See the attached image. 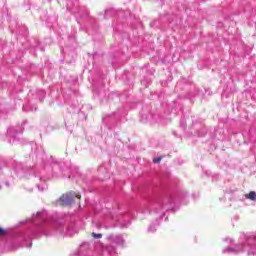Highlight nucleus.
I'll use <instances>...</instances> for the list:
<instances>
[{
    "mask_svg": "<svg viewBox=\"0 0 256 256\" xmlns=\"http://www.w3.org/2000/svg\"><path fill=\"white\" fill-rule=\"evenodd\" d=\"M162 160H163V156H160L158 158H154L153 163H161Z\"/></svg>",
    "mask_w": 256,
    "mask_h": 256,
    "instance_id": "nucleus-4",
    "label": "nucleus"
},
{
    "mask_svg": "<svg viewBox=\"0 0 256 256\" xmlns=\"http://www.w3.org/2000/svg\"><path fill=\"white\" fill-rule=\"evenodd\" d=\"M92 237H94V239H101V237H103V234H97L95 232H92Z\"/></svg>",
    "mask_w": 256,
    "mask_h": 256,
    "instance_id": "nucleus-3",
    "label": "nucleus"
},
{
    "mask_svg": "<svg viewBox=\"0 0 256 256\" xmlns=\"http://www.w3.org/2000/svg\"><path fill=\"white\" fill-rule=\"evenodd\" d=\"M245 197L249 199L250 201H256V192L251 191L248 194H245Z\"/></svg>",
    "mask_w": 256,
    "mask_h": 256,
    "instance_id": "nucleus-2",
    "label": "nucleus"
},
{
    "mask_svg": "<svg viewBox=\"0 0 256 256\" xmlns=\"http://www.w3.org/2000/svg\"><path fill=\"white\" fill-rule=\"evenodd\" d=\"M75 199H81V195L75 194V192H68L60 197L59 203L62 207H65L73 205V203H75Z\"/></svg>",
    "mask_w": 256,
    "mask_h": 256,
    "instance_id": "nucleus-1",
    "label": "nucleus"
},
{
    "mask_svg": "<svg viewBox=\"0 0 256 256\" xmlns=\"http://www.w3.org/2000/svg\"><path fill=\"white\" fill-rule=\"evenodd\" d=\"M5 234H6L5 230L0 227V237H3V235Z\"/></svg>",
    "mask_w": 256,
    "mask_h": 256,
    "instance_id": "nucleus-5",
    "label": "nucleus"
}]
</instances>
